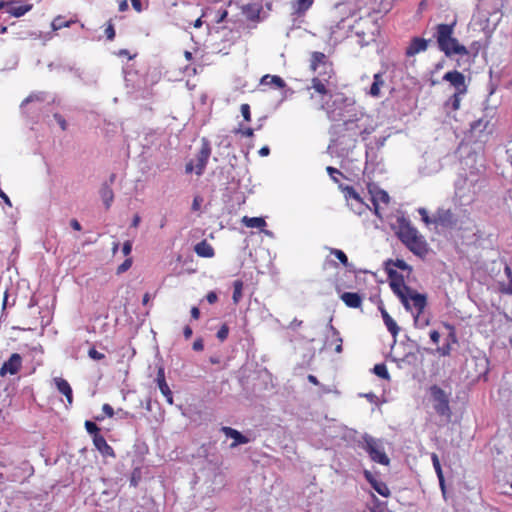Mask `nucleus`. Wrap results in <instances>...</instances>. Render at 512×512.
I'll return each instance as SVG.
<instances>
[{
  "mask_svg": "<svg viewBox=\"0 0 512 512\" xmlns=\"http://www.w3.org/2000/svg\"><path fill=\"white\" fill-rule=\"evenodd\" d=\"M396 235L413 254L419 257L427 255L429 250L428 243L417 228L411 224L410 220L405 217L397 219Z\"/></svg>",
  "mask_w": 512,
  "mask_h": 512,
  "instance_id": "nucleus-1",
  "label": "nucleus"
},
{
  "mask_svg": "<svg viewBox=\"0 0 512 512\" xmlns=\"http://www.w3.org/2000/svg\"><path fill=\"white\" fill-rule=\"evenodd\" d=\"M454 27L455 23L436 25L434 38L438 48L447 57H452L453 55L467 56L469 54L468 49L454 37Z\"/></svg>",
  "mask_w": 512,
  "mask_h": 512,
  "instance_id": "nucleus-2",
  "label": "nucleus"
},
{
  "mask_svg": "<svg viewBox=\"0 0 512 512\" xmlns=\"http://www.w3.org/2000/svg\"><path fill=\"white\" fill-rule=\"evenodd\" d=\"M428 392L435 412L439 416L449 419L452 414L450 408V394L436 384L430 386Z\"/></svg>",
  "mask_w": 512,
  "mask_h": 512,
  "instance_id": "nucleus-3",
  "label": "nucleus"
},
{
  "mask_svg": "<svg viewBox=\"0 0 512 512\" xmlns=\"http://www.w3.org/2000/svg\"><path fill=\"white\" fill-rule=\"evenodd\" d=\"M330 87L329 77H313L311 86L307 88L308 90H314V93H310V99H316L320 109H324L332 98Z\"/></svg>",
  "mask_w": 512,
  "mask_h": 512,
  "instance_id": "nucleus-4",
  "label": "nucleus"
},
{
  "mask_svg": "<svg viewBox=\"0 0 512 512\" xmlns=\"http://www.w3.org/2000/svg\"><path fill=\"white\" fill-rule=\"evenodd\" d=\"M388 278L390 280V287L393 290V292L400 298L402 304L407 310L411 309L410 304H408V293L411 292V288L408 287L405 282L404 278L401 274H399L397 271L386 267Z\"/></svg>",
  "mask_w": 512,
  "mask_h": 512,
  "instance_id": "nucleus-5",
  "label": "nucleus"
},
{
  "mask_svg": "<svg viewBox=\"0 0 512 512\" xmlns=\"http://www.w3.org/2000/svg\"><path fill=\"white\" fill-rule=\"evenodd\" d=\"M362 447L369 454L372 461L385 466L390 464V459L385 453L379 440L366 435L363 437Z\"/></svg>",
  "mask_w": 512,
  "mask_h": 512,
  "instance_id": "nucleus-6",
  "label": "nucleus"
},
{
  "mask_svg": "<svg viewBox=\"0 0 512 512\" xmlns=\"http://www.w3.org/2000/svg\"><path fill=\"white\" fill-rule=\"evenodd\" d=\"M368 192L371 196V201L374 206V214L381 218L380 212H379V206L380 204L388 205L390 202L389 194L381 189L377 184L375 183H368L367 185Z\"/></svg>",
  "mask_w": 512,
  "mask_h": 512,
  "instance_id": "nucleus-7",
  "label": "nucleus"
},
{
  "mask_svg": "<svg viewBox=\"0 0 512 512\" xmlns=\"http://www.w3.org/2000/svg\"><path fill=\"white\" fill-rule=\"evenodd\" d=\"M211 155V145L207 138L201 139V148L196 156L195 173L200 176L204 173Z\"/></svg>",
  "mask_w": 512,
  "mask_h": 512,
  "instance_id": "nucleus-8",
  "label": "nucleus"
},
{
  "mask_svg": "<svg viewBox=\"0 0 512 512\" xmlns=\"http://www.w3.org/2000/svg\"><path fill=\"white\" fill-rule=\"evenodd\" d=\"M443 80L449 82L454 88L456 93H467V84L465 76L457 71H448L444 74Z\"/></svg>",
  "mask_w": 512,
  "mask_h": 512,
  "instance_id": "nucleus-9",
  "label": "nucleus"
},
{
  "mask_svg": "<svg viewBox=\"0 0 512 512\" xmlns=\"http://www.w3.org/2000/svg\"><path fill=\"white\" fill-rule=\"evenodd\" d=\"M22 368V357L18 353H13L7 361H5L0 368V376L4 377L7 374L15 375Z\"/></svg>",
  "mask_w": 512,
  "mask_h": 512,
  "instance_id": "nucleus-10",
  "label": "nucleus"
},
{
  "mask_svg": "<svg viewBox=\"0 0 512 512\" xmlns=\"http://www.w3.org/2000/svg\"><path fill=\"white\" fill-rule=\"evenodd\" d=\"M428 48V40L420 37H414L411 39L409 45L406 48L405 55L407 57L415 56L420 52L426 51Z\"/></svg>",
  "mask_w": 512,
  "mask_h": 512,
  "instance_id": "nucleus-11",
  "label": "nucleus"
},
{
  "mask_svg": "<svg viewBox=\"0 0 512 512\" xmlns=\"http://www.w3.org/2000/svg\"><path fill=\"white\" fill-rule=\"evenodd\" d=\"M221 431L227 437H230V438H232L234 440L230 444V448H235V447H237L238 445H241V444H247L250 441L248 437L244 436L243 434H241L238 430H236L234 428H231V427H228V426H223L221 428Z\"/></svg>",
  "mask_w": 512,
  "mask_h": 512,
  "instance_id": "nucleus-12",
  "label": "nucleus"
},
{
  "mask_svg": "<svg viewBox=\"0 0 512 512\" xmlns=\"http://www.w3.org/2000/svg\"><path fill=\"white\" fill-rule=\"evenodd\" d=\"M156 382L161 393L165 396L167 402L170 405L173 404V394L166 382L164 368L162 367H160L157 371Z\"/></svg>",
  "mask_w": 512,
  "mask_h": 512,
  "instance_id": "nucleus-13",
  "label": "nucleus"
},
{
  "mask_svg": "<svg viewBox=\"0 0 512 512\" xmlns=\"http://www.w3.org/2000/svg\"><path fill=\"white\" fill-rule=\"evenodd\" d=\"M365 479L370 483V485L373 487V489L380 494L383 497H389L390 496V489L384 483L383 481H379L373 477L371 472L365 471L364 472Z\"/></svg>",
  "mask_w": 512,
  "mask_h": 512,
  "instance_id": "nucleus-14",
  "label": "nucleus"
},
{
  "mask_svg": "<svg viewBox=\"0 0 512 512\" xmlns=\"http://www.w3.org/2000/svg\"><path fill=\"white\" fill-rule=\"evenodd\" d=\"M58 391L66 397L68 406L73 403V391L67 380L61 377L54 378Z\"/></svg>",
  "mask_w": 512,
  "mask_h": 512,
  "instance_id": "nucleus-15",
  "label": "nucleus"
},
{
  "mask_svg": "<svg viewBox=\"0 0 512 512\" xmlns=\"http://www.w3.org/2000/svg\"><path fill=\"white\" fill-rule=\"evenodd\" d=\"M315 0H293L291 3L292 15L296 17L304 16L313 6Z\"/></svg>",
  "mask_w": 512,
  "mask_h": 512,
  "instance_id": "nucleus-16",
  "label": "nucleus"
},
{
  "mask_svg": "<svg viewBox=\"0 0 512 512\" xmlns=\"http://www.w3.org/2000/svg\"><path fill=\"white\" fill-rule=\"evenodd\" d=\"M343 192L346 199L354 200L359 205V214H361L365 209L369 208V206L361 198L360 194L352 186H345L343 188Z\"/></svg>",
  "mask_w": 512,
  "mask_h": 512,
  "instance_id": "nucleus-17",
  "label": "nucleus"
},
{
  "mask_svg": "<svg viewBox=\"0 0 512 512\" xmlns=\"http://www.w3.org/2000/svg\"><path fill=\"white\" fill-rule=\"evenodd\" d=\"M93 444L102 455L115 456L113 448L107 443L103 435H95V437H93Z\"/></svg>",
  "mask_w": 512,
  "mask_h": 512,
  "instance_id": "nucleus-18",
  "label": "nucleus"
},
{
  "mask_svg": "<svg viewBox=\"0 0 512 512\" xmlns=\"http://www.w3.org/2000/svg\"><path fill=\"white\" fill-rule=\"evenodd\" d=\"M261 11L262 5L260 3H248L242 6V13L250 21H258Z\"/></svg>",
  "mask_w": 512,
  "mask_h": 512,
  "instance_id": "nucleus-19",
  "label": "nucleus"
},
{
  "mask_svg": "<svg viewBox=\"0 0 512 512\" xmlns=\"http://www.w3.org/2000/svg\"><path fill=\"white\" fill-rule=\"evenodd\" d=\"M407 295H408V301L409 300L412 301L413 307L416 309L417 314L418 315L421 314L427 305L426 296L423 294H420L414 290H411V292H409Z\"/></svg>",
  "mask_w": 512,
  "mask_h": 512,
  "instance_id": "nucleus-20",
  "label": "nucleus"
},
{
  "mask_svg": "<svg viewBox=\"0 0 512 512\" xmlns=\"http://www.w3.org/2000/svg\"><path fill=\"white\" fill-rule=\"evenodd\" d=\"M340 299L349 308H360L363 302L362 296L355 292H344L340 295Z\"/></svg>",
  "mask_w": 512,
  "mask_h": 512,
  "instance_id": "nucleus-21",
  "label": "nucleus"
},
{
  "mask_svg": "<svg viewBox=\"0 0 512 512\" xmlns=\"http://www.w3.org/2000/svg\"><path fill=\"white\" fill-rule=\"evenodd\" d=\"M381 316L386 325L388 331L391 335L396 338L400 332V327L397 325L396 321L389 315L385 308L380 307Z\"/></svg>",
  "mask_w": 512,
  "mask_h": 512,
  "instance_id": "nucleus-22",
  "label": "nucleus"
},
{
  "mask_svg": "<svg viewBox=\"0 0 512 512\" xmlns=\"http://www.w3.org/2000/svg\"><path fill=\"white\" fill-rule=\"evenodd\" d=\"M330 63L331 62L327 60V56L322 52L315 51L311 54L310 69L313 72H317L319 68L325 66V64Z\"/></svg>",
  "mask_w": 512,
  "mask_h": 512,
  "instance_id": "nucleus-23",
  "label": "nucleus"
},
{
  "mask_svg": "<svg viewBox=\"0 0 512 512\" xmlns=\"http://www.w3.org/2000/svg\"><path fill=\"white\" fill-rule=\"evenodd\" d=\"M384 73L378 72L373 76V83L369 90V95L372 97H379L381 95V88L385 85L383 78Z\"/></svg>",
  "mask_w": 512,
  "mask_h": 512,
  "instance_id": "nucleus-24",
  "label": "nucleus"
},
{
  "mask_svg": "<svg viewBox=\"0 0 512 512\" xmlns=\"http://www.w3.org/2000/svg\"><path fill=\"white\" fill-rule=\"evenodd\" d=\"M194 251L200 257L211 258L214 256V249L206 240L197 243L194 247Z\"/></svg>",
  "mask_w": 512,
  "mask_h": 512,
  "instance_id": "nucleus-25",
  "label": "nucleus"
},
{
  "mask_svg": "<svg viewBox=\"0 0 512 512\" xmlns=\"http://www.w3.org/2000/svg\"><path fill=\"white\" fill-rule=\"evenodd\" d=\"M100 196L105 205V208L108 210L114 201V193L110 184L104 183L102 185L100 189Z\"/></svg>",
  "mask_w": 512,
  "mask_h": 512,
  "instance_id": "nucleus-26",
  "label": "nucleus"
},
{
  "mask_svg": "<svg viewBox=\"0 0 512 512\" xmlns=\"http://www.w3.org/2000/svg\"><path fill=\"white\" fill-rule=\"evenodd\" d=\"M465 94L466 93L454 92V94L452 96H450V98L444 103V107L448 114L450 112H455L460 108L461 96L465 95Z\"/></svg>",
  "mask_w": 512,
  "mask_h": 512,
  "instance_id": "nucleus-27",
  "label": "nucleus"
},
{
  "mask_svg": "<svg viewBox=\"0 0 512 512\" xmlns=\"http://www.w3.org/2000/svg\"><path fill=\"white\" fill-rule=\"evenodd\" d=\"M260 83L262 85H275L278 89L286 87L285 81L278 75L266 74L261 78Z\"/></svg>",
  "mask_w": 512,
  "mask_h": 512,
  "instance_id": "nucleus-28",
  "label": "nucleus"
},
{
  "mask_svg": "<svg viewBox=\"0 0 512 512\" xmlns=\"http://www.w3.org/2000/svg\"><path fill=\"white\" fill-rule=\"evenodd\" d=\"M328 327L331 332L330 345H335L336 353H341L343 350V339L341 338L339 331L331 324V321L329 322Z\"/></svg>",
  "mask_w": 512,
  "mask_h": 512,
  "instance_id": "nucleus-29",
  "label": "nucleus"
},
{
  "mask_svg": "<svg viewBox=\"0 0 512 512\" xmlns=\"http://www.w3.org/2000/svg\"><path fill=\"white\" fill-rule=\"evenodd\" d=\"M241 222L248 228H258L263 230V228L266 226V221L262 217L244 216Z\"/></svg>",
  "mask_w": 512,
  "mask_h": 512,
  "instance_id": "nucleus-30",
  "label": "nucleus"
},
{
  "mask_svg": "<svg viewBox=\"0 0 512 512\" xmlns=\"http://www.w3.org/2000/svg\"><path fill=\"white\" fill-rule=\"evenodd\" d=\"M14 4L10 5L8 12L14 16V17H21L25 15L27 12H29L33 5L32 4H25L20 6H13Z\"/></svg>",
  "mask_w": 512,
  "mask_h": 512,
  "instance_id": "nucleus-31",
  "label": "nucleus"
},
{
  "mask_svg": "<svg viewBox=\"0 0 512 512\" xmlns=\"http://www.w3.org/2000/svg\"><path fill=\"white\" fill-rule=\"evenodd\" d=\"M431 460H432L435 472L438 476L440 485H441L442 489H444V476H443V472H442V468H441V464H440L438 455L436 453H432Z\"/></svg>",
  "mask_w": 512,
  "mask_h": 512,
  "instance_id": "nucleus-32",
  "label": "nucleus"
},
{
  "mask_svg": "<svg viewBox=\"0 0 512 512\" xmlns=\"http://www.w3.org/2000/svg\"><path fill=\"white\" fill-rule=\"evenodd\" d=\"M243 282L241 280H235L233 282V295L232 299L235 304H238L242 299V291H243Z\"/></svg>",
  "mask_w": 512,
  "mask_h": 512,
  "instance_id": "nucleus-33",
  "label": "nucleus"
},
{
  "mask_svg": "<svg viewBox=\"0 0 512 512\" xmlns=\"http://www.w3.org/2000/svg\"><path fill=\"white\" fill-rule=\"evenodd\" d=\"M505 274L509 280L507 285H501L500 291L504 294L512 295V269L506 265L504 268Z\"/></svg>",
  "mask_w": 512,
  "mask_h": 512,
  "instance_id": "nucleus-34",
  "label": "nucleus"
},
{
  "mask_svg": "<svg viewBox=\"0 0 512 512\" xmlns=\"http://www.w3.org/2000/svg\"><path fill=\"white\" fill-rule=\"evenodd\" d=\"M335 73L333 70L332 63L325 64V66L318 69V75L316 77H329V82H331Z\"/></svg>",
  "mask_w": 512,
  "mask_h": 512,
  "instance_id": "nucleus-35",
  "label": "nucleus"
},
{
  "mask_svg": "<svg viewBox=\"0 0 512 512\" xmlns=\"http://www.w3.org/2000/svg\"><path fill=\"white\" fill-rule=\"evenodd\" d=\"M374 373L385 380H390L388 369L384 363L376 364L373 368Z\"/></svg>",
  "mask_w": 512,
  "mask_h": 512,
  "instance_id": "nucleus-36",
  "label": "nucleus"
},
{
  "mask_svg": "<svg viewBox=\"0 0 512 512\" xmlns=\"http://www.w3.org/2000/svg\"><path fill=\"white\" fill-rule=\"evenodd\" d=\"M329 251L332 255H334L341 262V264L343 266H345V267L348 266V257L342 250L336 249V248H330Z\"/></svg>",
  "mask_w": 512,
  "mask_h": 512,
  "instance_id": "nucleus-37",
  "label": "nucleus"
},
{
  "mask_svg": "<svg viewBox=\"0 0 512 512\" xmlns=\"http://www.w3.org/2000/svg\"><path fill=\"white\" fill-rule=\"evenodd\" d=\"M69 24V21H66L63 17L58 16L52 21L51 26L53 30H60L64 27H68Z\"/></svg>",
  "mask_w": 512,
  "mask_h": 512,
  "instance_id": "nucleus-38",
  "label": "nucleus"
},
{
  "mask_svg": "<svg viewBox=\"0 0 512 512\" xmlns=\"http://www.w3.org/2000/svg\"><path fill=\"white\" fill-rule=\"evenodd\" d=\"M85 428H86V431L91 434L93 437H95V435H99L100 434V429L99 427L92 421H89V420H86L85 421Z\"/></svg>",
  "mask_w": 512,
  "mask_h": 512,
  "instance_id": "nucleus-39",
  "label": "nucleus"
},
{
  "mask_svg": "<svg viewBox=\"0 0 512 512\" xmlns=\"http://www.w3.org/2000/svg\"><path fill=\"white\" fill-rule=\"evenodd\" d=\"M393 264V266L401 269V270H411L410 266L402 259H396L395 261L390 260L387 262V266Z\"/></svg>",
  "mask_w": 512,
  "mask_h": 512,
  "instance_id": "nucleus-40",
  "label": "nucleus"
},
{
  "mask_svg": "<svg viewBox=\"0 0 512 512\" xmlns=\"http://www.w3.org/2000/svg\"><path fill=\"white\" fill-rule=\"evenodd\" d=\"M229 334V327L227 324H223L217 332V338L223 342L227 339Z\"/></svg>",
  "mask_w": 512,
  "mask_h": 512,
  "instance_id": "nucleus-41",
  "label": "nucleus"
},
{
  "mask_svg": "<svg viewBox=\"0 0 512 512\" xmlns=\"http://www.w3.org/2000/svg\"><path fill=\"white\" fill-rule=\"evenodd\" d=\"M88 356L93 359V360H96V361H100V360H103L105 358V355L101 352H98L95 347H92L89 349L88 351Z\"/></svg>",
  "mask_w": 512,
  "mask_h": 512,
  "instance_id": "nucleus-42",
  "label": "nucleus"
},
{
  "mask_svg": "<svg viewBox=\"0 0 512 512\" xmlns=\"http://www.w3.org/2000/svg\"><path fill=\"white\" fill-rule=\"evenodd\" d=\"M240 110H241L244 120L247 122H250L251 121V111H250L249 104H246V103L242 104L240 107Z\"/></svg>",
  "mask_w": 512,
  "mask_h": 512,
  "instance_id": "nucleus-43",
  "label": "nucleus"
},
{
  "mask_svg": "<svg viewBox=\"0 0 512 512\" xmlns=\"http://www.w3.org/2000/svg\"><path fill=\"white\" fill-rule=\"evenodd\" d=\"M326 171L329 174V176L333 179V181H335V182H338V179L336 178L335 175L343 176V174H342V172L340 170H338L337 168H334L332 166H328L326 168Z\"/></svg>",
  "mask_w": 512,
  "mask_h": 512,
  "instance_id": "nucleus-44",
  "label": "nucleus"
},
{
  "mask_svg": "<svg viewBox=\"0 0 512 512\" xmlns=\"http://www.w3.org/2000/svg\"><path fill=\"white\" fill-rule=\"evenodd\" d=\"M132 265V259L131 258H127L118 268H117V273L118 274H121V273H124L125 271H127Z\"/></svg>",
  "mask_w": 512,
  "mask_h": 512,
  "instance_id": "nucleus-45",
  "label": "nucleus"
},
{
  "mask_svg": "<svg viewBox=\"0 0 512 512\" xmlns=\"http://www.w3.org/2000/svg\"><path fill=\"white\" fill-rule=\"evenodd\" d=\"M105 35L108 40H113L115 38V29L111 22L108 23L105 29Z\"/></svg>",
  "mask_w": 512,
  "mask_h": 512,
  "instance_id": "nucleus-46",
  "label": "nucleus"
},
{
  "mask_svg": "<svg viewBox=\"0 0 512 512\" xmlns=\"http://www.w3.org/2000/svg\"><path fill=\"white\" fill-rule=\"evenodd\" d=\"M451 350H452V347L449 342L437 349L438 353L442 356H449L451 353Z\"/></svg>",
  "mask_w": 512,
  "mask_h": 512,
  "instance_id": "nucleus-47",
  "label": "nucleus"
},
{
  "mask_svg": "<svg viewBox=\"0 0 512 512\" xmlns=\"http://www.w3.org/2000/svg\"><path fill=\"white\" fill-rule=\"evenodd\" d=\"M54 119L57 121V123L63 131L67 129V122L62 115H60L59 113H55Z\"/></svg>",
  "mask_w": 512,
  "mask_h": 512,
  "instance_id": "nucleus-48",
  "label": "nucleus"
},
{
  "mask_svg": "<svg viewBox=\"0 0 512 512\" xmlns=\"http://www.w3.org/2000/svg\"><path fill=\"white\" fill-rule=\"evenodd\" d=\"M235 133L238 134L240 133L241 135L245 136V137H252L254 135V129L253 128H245V129H236L235 130Z\"/></svg>",
  "mask_w": 512,
  "mask_h": 512,
  "instance_id": "nucleus-49",
  "label": "nucleus"
},
{
  "mask_svg": "<svg viewBox=\"0 0 512 512\" xmlns=\"http://www.w3.org/2000/svg\"><path fill=\"white\" fill-rule=\"evenodd\" d=\"M102 410H103V412L105 413V415H106L107 417H109V418L113 417V415H114V409L112 408V406H111V405H109V404H104V405L102 406Z\"/></svg>",
  "mask_w": 512,
  "mask_h": 512,
  "instance_id": "nucleus-50",
  "label": "nucleus"
},
{
  "mask_svg": "<svg viewBox=\"0 0 512 512\" xmlns=\"http://www.w3.org/2000/svg\"><path fill=\"white\" fill-rule=\"evenodd\" d=\"M132 251V243L131 241H126L123 244L122 252L125 256H128Z\"/></svg>",
  "mask_w": 512,
  "mask_h": 512,
  "instance_id": "nucleus-51",
  "label": "nucleus"
},
{
  "mask_svg": "<svg viewBox=\"0 0 512 512\" xmlns=\"http://www.w3.org/2000/svg\"><path fill=\"white\" fill-rule=\"evenodd\" d=\"M206 300L210 303V304H214L217 302L218 300V296L217 294L214 292V291H210L209 293H207L206 295Z\"/></svg>",
  "mask_w": 512,
  "mask_h": 512,
  "instance_id": "nucleus-52",
  "label": "nucleus"
},
{
  "mask_svg": "<svg viewBox=\"0 0 512 512\" xmlns=\"http://www.w3.org/2000/svg\"><path fill=\"white\" fill-rule=\"evenodd\" d=\"M429 336L433 343L438 344L440 340V333L437 330H431Z\"/></svg>",
  "mask_w": 512,
  "mask_h": 512,
  "instance_id": "nucleus-53",
  "label": "nucleus"
},
{
  "mask_svg": "<svg viewBox=\"0 0 512 512\" xmlns=\"http://www.w3.org/2000/svg\"><path fill=\"white\" fill-rule=\"evenodd\" d=\"M204 349L203 340L201 338H198L193 343V350L195 351H202Z\"/></svg>",
  "mask_w": 512,
  "mask_h": 512,
  "instance_id": "nucleus-54",
  "label": "nucleus"
},
{
  "mask_svg": "<svg viewBox=\"0 0 512 512\" xmlns=\"http://www.w3.org/2000/svg\"><path fill=\"white\" fill-rule=\"evenodd\" d=\"M201 202H202V199L199 197V196H196L194 199H193V203H192V210L194 211H197L200 209V206H201Z\"/></svg>",
  "mask_w": 512,
  "mask_h": 512,
  "instance_id": "nucleus-55",
  "label": "nucleus"
},
{
  "mask_svg": "<svg viewBox=\"0 0 512 512\" xmlns=\"http://www.w3.org/2000/svg\"><path fill=\"white\" fill-rule=\"evenodd\" d=\"M419 213L422 216V220L428 225L430 224L431 220L430 217L427 214V211L424 208L419 209Z\"/></svg>",
  "mask_w": 512,
  "mask_h": 512,
  "instance_id": "nucleus-56",
  "label": "nucleus"
},
{
  "mask_svg": "<svg viewBox=\"0 0 512 512\" xmlns=\"http://www.w3.org/2000/svg\"><path fill=\"white\" fill-rule=\"evenodd\" d=\"M343 125L345 126L346 130H354V128H358L356 122L353 120H347L343 123Z\"/></svg>",
  "mask_w": 512,
  "mask_h": 512,
  "instance_id": "nucleus-57",
  "label": "nucleus"
},
{
  "mask_svg": "<svg viewBox=\"0 0 512 512\" xmlns=\"http://www.w3.org/2000/svg\"><path fill=\"white\" fill-rule=\"evenodd\" d=\"M132 7L135 11L141 12L143 10L141 0H130Z\"/></svg>",
  "mask_w": 512,
  "mask_h": 512,
  "instance_id": "nucleus-58",
  "label": "nucleus"
},
{
  "mask_svg": "<svg viewBox=\"0 0 512 512\" xmlns=\"http://www.w3.org/2000/svg\"><path fill=\"white\" fill-rule=\"evenodd\" d=\"M191 317L194 320H198L200 318V310L198 307L194 306L191 308Z\"/></svg>",
  "mask_w": 512,
  "mask_h": 512,
  "instance_id": "nucleus-59",
  "label": "nucleus"
},
{
  "mask_svg": "<svg viewBox=\"0 0 512 512\" xmlns=\"http://www.w3.org/2000/svg\"><path fill=\"white\" fill-rule=\"evenodd\" d=\"M193 334V331H192V328L190 326H185L184 329H183V335L185 337V339H190L191 336Z\"/></svg>",
  "mask_w": 512,
  "mask_h": 512,
  "instance_id": "nucleus-60",
  "label": "nucleus"
},
{
  "mask_svg": "<svg viewBox=\"0 0 512 512\" xmlns=\"http://www.w3.org/2000/svg\"><path fill=\"white\" fill-rule=\"evenodd\" d=\"M70 226L76 231H80L82 229V226L77 219H72L70 221Z\"/></svg>",
  "mask_w": 512,
  "mask_h": 512,
  "instance_id": "nucleus-61",
  "label": "nucleus"
},
{
  "mask_svg": "<svg viewBox=\"0 0 512 512\" xmlns=\"http://www.w3.org/2000/svg\"><path fill=\"white\" fill-rule=\"evenodd\" d=\"M0 198L3 199V201L9 206L11 207L12 206V203L10 201V198L2 191V189L0 188Z\"/></svg>",
  "mask_w": 512,
  "mask_h": 512,
  "instance_id": "nucleus-62",
  "label": "nucleus"
},
{
  "mask_svg": "<svg viewBox=\"0 0 512 512\" xmlns=\"http://www.w3.org/2000/svg\"><path fill=\"white\" fill-rule=\"evenodd\" d=\"M259 155L262 156V157H265V156H268L270 154V149L268 146H263L260 150H259Z\"/></svg>",
  "mask_w": 512,
  "mask_h": 512,
  "instance_id": "nucleus-63",
  "label": "nucleus"
},
{
  "mask_svg": "<svg viewBox=\"0 0 512 512\" xmlns=\"http://www.w3.org/2000/svg\"><path fill=\"white\" fill-rule=\"evenodd\" d=\"M140 221H141L140 216L138 214H135L132 219L131 226L134 228H137L139 226Z\"/></svg>",
  "mask_w": 512,
  "mask_h": 512,
  "instance_id": "nucleus-64",
  "label": "nucleus"
}]
</instances>
